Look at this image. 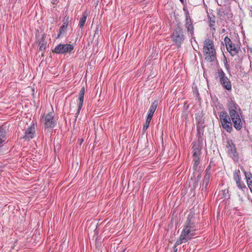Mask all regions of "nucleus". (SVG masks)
<instances>
[{
	"instance_id": "obj_1",
	"label": "nucleus",
	"mask_w": 252,
	"mask_h": 252,
	"mask_svg": "<svg viewBox=\"0 0 252 252\" xmlns=\"http://www.w3.org/2000/svg\"><path fill=\"white\" fill-rule=\"evenodd\" d=\"M195 226V218L193 214L189 213L184 224L183 230L179 239L175 243V248L183 243L188 242L193 238L195 234L194 232L196 230Z\"/></svg>"
},
{
	"instance_id": "obj_2",
	"label": "nucleus",
	"mask_w": 252,
	"mask_h": 252,
	"mask_svg": "<svg viewBox=\"0 0 252 252\" xmlns=\"http://www.w3.org/2000/svg\"><path fill=\"white\" fill-rule=\"evenodd\" d=\"M198 136V138L197 141H194L191 144L193 153V169L194 171L197 170L198 166L200 163V156L201 154V150L202 148V139L201 138L202 136Z\"/></svg>"
},
{
	"instance_id": "obj_3",
	"label": "nucleus",
	"mask_w": 252,
	"mask_h": 252,
	"mask_svg": "<svg viewBox=\"0 0 252 252\" xmlns=\"http://www.w3.org/2000/svg\"><path fill=\"white\" fill-rule=\"evenodd\" d=\"M171 38L173 44L175 45L178 48L181 47L182 44L185 41L186 36L184 35V32L180 23L177 24L172 33Z\"/></svg>"
},
{
	"instance_id": "obj_4",
	"label": "nucleus",
	"mask_w": 252,
	"mask_h": 252,
	"mask_svg": "<svg viewBox=\"0 0 252 252\" xmlns=\"http://www.w3.org/2000/svg\"><path fill=\"white\" fill-rule=\"evenodd\" d=\"M216 79H219L221 86L225 90L231 91L232 84L229 79L226 76L225 73L221 68H218L215 76Z\"/></svg>"
},
{
	"instance_id": "obj_5",
	"label": "nucleus",
	"mask_w": 252,
	"mask_h": 252,
	"mask_svg": "<svg viewBox=\"0 0 252 252\" xmlns=\"http://www.w3.org/2000/svg\"><path fill=\"white\" fill-rule=\"evenodd\" d=\"M204 114L202 112L195 114V120L196 122V127L197 135L202 136L204 133Z\"/></svg>"
},
{
	"instance_id": "obj_6",
	"label": "nucleus",
	"mask_w": 252,
	"mask_h": 252,
	"mask_svg": "<svg viewBox=\"0 0 252 252\" xmlns=\"http://www.w3.org/2000/svg\"><path fill=\"white\" fill-rule=\"evenodd\" d=\"M226 148L227 149V153L229 156L234 161H237L239 159V155L232 140L228 139L227 140Z\"/></svg>"
},
{
	"instance_id": "obj_7",
	"label": "nucleus",
	"mask_w": 252,
	"mask_h": 252,
	"mask_svg": "<svg viewBox=\"0 0 252 252\" xmlns=\"http://www.w3.org/2000/svg\"><path fill=\"white\" fill-rule=\"evenodd\" d=\"M35 135V126L34 124L29 126L24 131L23 134L21 136V139H23L29 141L32 139Z\"/></svg>"
},
{
	"instance_id": "obj_8",
	"label": "nucleus",
	"mask_w": 252,
	"mask_h": 252,
	"mask_svg": "<svg viewBox=\"0 0 252 252\" xmlns=\"http://www.w3.org/2000/svg\"><path fill=\"white\" fill-rule=\"evenodd\" d=\"M74 49L73 45L70 44H60L57 46L54 52L57 54H64L70 53Z\"/></svg>"
},
{
	"instance_id": "obj_9",
	"label": "nucleus",
	"mask_w": 252,
	"mask_h": 252,
	"mask_svg": "<svg viewBox=\"0 0 252 252\" xmlns=\"http://www.w3.org/2000/svg\"><path fill=\"white\" fill-rule=\"evenodd\" d=\"M218 14L220 18L229 19L233 17V14L231 12L230 7H225L220 9L218 11Z\"/></svg>"
},
{
	"instance_id": "obj_10",
	"label": "nucleus",
	"mask_w": 252,
	"mask_h": 252,
	"mask_svg": "<svg viewBox=\"0 0 252 252\" xmlns=\"http://www.w3.org/2000/svg\"><path fill=\"white\" fill-rule=\"evenodd\" d=\"M205 59L209 63L214 62L217 61V55L216 49L210 51H203Z\"/></svg>"
},
{
	"instance_id": "obj_11",
	"label": "nucleus",
	"mask_w": 252,
	"mask_h": 252,
	"mask_svg": "<svg viewBox=\"0 0 252 252\" xmlns=\"http://www.w3.org/2000/svg\"><path fill=\"white\" fill-rule=\"evenodd\" d=\"M85 94V87H83L81 90L80 91V92L79 93V103L78 104V109L77 110L76 113H75V121H76L77 120V118L78 117V115L80 113V110L82 107V106L83 105L84 102V96Z\"/></svg>"
},
{
	"instance_id": "obj_12",
	"label": "nucleus",
	"mask_w": 252,
	"mask_h": 252,
	"mask_svg": "<svg viewBox=\"0 0 252 252\" xmlns=\"http://www.w3.org/2000/svg\"><path fill=\"white\" fill-rule=\"evenodd\" d=\"M238 42L239 44L233 43L229 47H227V48L226 49L227 51L232 56L237 55L240 51L241 43L239 41Z\"/></svg>"
},
{
	"instance_id": "obj_13",
	"label": "nucleus",
	"mask_w": 252,
	"mask_h": 252,
	"mask_svg": "<svg viewBox=\"0 0 252 252\" xmlns=\"http://www.w3.org/2000/svg\"><path fill=\"white\" fill-rule=\"evenodd\" d=\"M215 45L212 40L207 38L203 42V51H210V50L215 49Z\"/></svg>"
},
{
	"instance_id": "obj_14",
	"label": "nucleus",
	"mask_w": 252,
	"mask_h": 252,
	"mask_svg": "<svg viewBox=\"0 0 252 252\" xmlns=\"http://www.w3.org/2000/svg\"><path fill=\"white\" fill-rule=\"evenodd\" d=\"M240 168L245 174L248 186L252 193V174L250 172H247L243 166H241Z\"/></svg>"
},
{
	"instance_id": "obj_15",
	"label": "nucleus",
	"mask_w": 252,
	"mask_h": 252,
	"mask_svg": "<svg viewBox=\"0 0 252 252\" xmlns=\"http://www.w3.org/2000/svg\"><path fill=\"white\" fill-rule=\"evenodd\" d=\"M158 106L157 100H155L150 106L146 119L151 121Z\"/></svg>"
},
{
	"instance_id": "obj_16",
	"label": "nucleus",
	"mask_w": 252,
	"mask_h": 252,
	"mask_svg": "<svg viewBox=\"0 0 252 252\" xmlns=\"http://www.w3.org/2000/svg\"><path fill=\"white\" fill-rule=\"evenodd\" d=\"M227 107L229 112L231 111L240 110L239 105L231 98H230L228 100Z\"/></svg>"
},
{
	"instance_id": "obj_17",
	"label": "nucleus",
	"mask_w": 252,
	"mask_h": 252,
	"mask_svg": "<svg viewBox=\"0 0 252 252\" xmlns=\"http://www.w3.org/2000/svg\"><path fill=\"white\" fill-rule=\"evenodd\" d=\"M185 26L187 29V31L188 33L190 35V41H192V40H193L196 42L195 37L194 36V28L193 24H185Z\"/></svg>"
},
{
	"instance_id": "obj_18",
	"label": "nucleus",
	"mask_w": 252,
	"mask_h": 252,
	"mask_svg": "<svg viewBox=\"0 0 252 252\" xmlns=\"http://www.w3.org/2000/svg\"><path fill=\"white\" fill-rule=\"evenodd\" d=\"M57 116L53 113H48V127H54L56 125Z\"/></svg>"
},
{
	"instance_id": "obj_19",
	"label": "nucleus",
	"mask_w": 252,
	"mask_h": 252,
	"mask_svg": "<svg viewBox=\"0 0 252 252\" xmlns=\"http://www.w3.org/2000/svg\"><path fill=\"white\" fill-rule=\"evenodd\" d=\"M6 139L5 130L2 126H0V148L3 145L2 143L5 141Z\"/></svg>"
},
{
	"instance_id": "obj_20",
	"label": "nucleus",
	"mask_w": 252,
	"mask_h": 252,
	"mask_svg": "<svg viewBox=\"0 0 252 252\" xmlns=\"http://www.w3.org/2000/svg\"><path fill=\"white\" fill-rule=\"evenodd\" d=\"M221 124L222 128L227 132L230 133L232 131V123L230 122V120L227 121V122L221 123Z\"/></svg>"
},
{
	"instance_id": "obj_21",
	"label": "nucleus",
	"mask_w": 252,
	"mask_h": 252,
	"mask_svg": "<svg viewBox=\"0 0 252 252\" xmlns=\"http://www.w3.org/2000/svg\"><path fill=\"white\" fill-rule=\"evenodd\" d=\"M234 128L237 130H240L243 127V123L241 118L232 121Z\"/></svg>"
},
{
	"instance_id": "obj_22",
	"label": "nucleus",
	"mask_w": 252,
	"mask_h": 252,
	"mask_svg": "<svg viewBox=\"0 0 252 252\" xmlns=\"http://www.w3.org/2000/svg\"><path fill=\"white\" fill-rule=\"evenodd\" d=\"M211 175L208 174L205 175L204 179L202 183V190H206L207 189L208 185L209 184Z\"/></svg>"
},
{
	"instance_id": "obj_23",
	"label": "nucleus",
	"mask_w": 252,
	"mask_h": 252,
	"mask_svg": "<svg viewBox=\"0 0 252 252\" xmlns=\"http://www.w3.org/2000/svg\"><path fill=\"white\" fill-rule=\"evenodd\" d=\"M220 118L221 123L225 122H227V121L230 120L229 115L225 111H222L220 113Z\"/></svg>"
},
{
	"instance_id": "obj_24",
	"label": "nucleus",
	"mask_w": 252,
	"mask_h": 252,
	"mask_svg": "<svg viewBox=\"0 0 252 252\" xmlns=\"http://www.w3.org/2000/svg\"><path fill=\"white\" fill-rule=\"evenodd\" d=\"M208 17L209 21V27L211 29L215 30L214 27L215 26V16L211 13H208Z\"/></svg>"
},
{
	"instance_id": "obj_25",
	"label": "nucleus",
	"mask_w": 252,
	"mask_h": 252,
	"mask_svg": "<svg viewBox=\"0 0 252 252\" xmlns=\"http://www.w3.org/2000/svg\"><path fill=\"white\" fill-rule=\"evenodd\" d=\"M229 115L230 122H231L232 120H237L240 118L237 111H231L229 112Z\"/></svg>"
},
{
	"instance_id": "obj_26",
	"label": "nucleus",
	"mask_w": 252,
	"mask_h": 252,
	"mask_svg": "<svg viewBox=\"0 0 252 252\" xmlns=\"http://www.w3.org/2000/svg\"><path fill=\"white\" fill-rule=\"evenodd\" d=\"M87 16L88 13L86 12H84L83 13L82 17L81 18L79 23V26L80 28H83L84 27L85 22L86 21Z\"/></svg>"
},
{
	"instance_id": "obj_27",
	"label": "nucleus",
	"mask_w": 252,
	"mask_h": 252,
	"mask_svg": "<svg viewBox=\"0 0 252 252\" xmlns=\"http://www.w3.org/2000/svg\"><path fill=\"white\" fill-rule=\"evenodd\" d=\"M40 121L44 126L45 129H46V128H47V114H45V113H44L42 115H41Z\"/></svg>"
},
{
	"instance_id": "obj_28",
	"label": "nucleus",
	"mask_w": 252,
	"mask_h": 252,
	"mask_svg": "<svg viewBox=\"0 0 252 252\" xmlns=\"http://www.w3.org/2000/svg\"><path fill=\"white\" fill-rule=\"evenodd\" d=\"M234 180L236 182L240 181L241 180V175H240V171L239 169H236L235 170L233 175Z\"/></svg>"
},
{
	"instance_id": "obj_29",
	"label": "nucleus",
	"mask_w": 252,
	"mask_h": 252,
	"mask_svg": "<svg viewBox=\"0 0 252 252\" xmlns=\"http://www.w3.org/2000/svg\"><path fill=\"white\" fill-rule=\"evenodd\" d=\"M67 27V26H65V25H62L60 27L59 29V32L57 35V38H60L62 34L65 32Z\"/></svg>"
},
{
	"instance_id": "obj_30",
	"label": "nucleus",
	"mask_w": 252,
	"mask_h": 252,
	"mask_svg": "<svg viewBox=\"0 0 252 252\" xmlns=\"http://www.w3.org/2000/svg\"><path fill=\"white\" fill-rule=\"evenodd\" d=\"M201 178V175H198L196 178H195L192 183V188L195 189L198 185Z\"/></svg>"
},
{
	"instance_id": "obj_31",
	"label": "nucleus",
	"mask_w": 252,
	"mask_h": 252,
	"mask_svg": "<svg viewBox=\"0 0 252 252\" xmlns=\"http://www.w3.org/2000/svg\"><path fill=\"white\" fill-rule=\"evenodd\" d=\"M224 43L225 44L226 49L227 47H229L231 44H232L234 42L230 39L229 37L226 36L224 39Z\"/></svg>"
},
{
	"instance_id": "obj_32",
	"label": "nucleus",
	"mask_w": 252,
	"mask_h": 252,
	"mask_svg": "<svg viewBox=\"0 0 252 252\" xmlns=\"http://www.w3.org/2000/svg\"><path fill=\"white\" fill-rule=\"evenodd\" d=\"M213 158H212L210 160V163H209V165H208V166L206 168L205 172V175H207V174H208L209 175H211V171H210V170H211V167L212 166V163H213Z\"/></svg>"
},
{
	"instance_id": "obj_33",
	"label": "nucleus",
	"mask_w": 252,
	"mask_h": 252,
	"mask_svg": "<svg viewBox=\"0 0 252 252\" xmlns=\"http://www.w3.org/2000/svg\"><path fill=\"white\" fill-rule=\"evenodd\" d=\"M223 63H224V66L225 67V68H226L227 72L229 74H230V67H229V64H228L227 59L225 56H224Z\"/></svg>"
},
{
	"instance_id": "obj_34",
	"label": "nucleus",
	"mask_w": 252,
	"mask_h": 252,
	"mask_svg": "<svg viewBox=\"0 0 252 252\" xmlns=\"http://www.w3.org/2000/svg\"><path fill=\"white\" fill-rule=\"evenodd\" d=\"M69 16L66 15L65 16V17L63 18V25H65V26H68V23H69Z\"/></svg>"
},
{
	"instance_id": "obj_35",
	"label": "nucleus",
	"mask_w": 252,
	"mask_h": 252,
	"mask_svg": "<svg viewBox=\"0 0 252 252\" xmlns=\"http://www.w3.org/2000/svg\"><path fill=\"white\" fill-rule=\"evenodd\" d=\"M236 183L237 186L240 189H246V186H245L244 183H243L241 181H238V182H236Z\"/></svg>"
},
{
	"instance_id": "obj_36",
	"label": "nucleus",
	"mask_w": 252,
	"mask_h": 252,
	"mask_svg": "<svg viewBox=\"0 0 252 252\" xmlns=\"http://www.w3.org/2000/svg\"><path fill=\"white\" fill-rule=\"evenodd\" d=\"M193 24V20L190 17V15L186 17L185 24Z\"/></svg>"
},
{
	"instance_id": "obj_37",
	"label": "nucleus",
	"mask_w": 252,
	"mask_h": 252,
	"mask_svg": "<svg viewBox=\"0 0 252 252\" xmlns=\"http://www.w3.org/2000/svg\"><path fill=\"white\" fill-rule=\"evenodd\" d=\"M150 122H151V121L146 119V123L143 127V132L146 131V130L149 127Z\"/></svg>"
},
{
	"instance_id": "obj_38",
	"label": "nucleus",
	"mask_w": 252,
	"mask_h": 252,
	"mask_svg": "<svg viewBox=\"0 0 252 252\" xmlns=\"http://www.w3.org/2000/svg\"><path fill=\"white\" fill-rule=\"evenodd\" d=\"M228 189H224L221 191V193L220 195H221V198H225L227 196V194L228 193Z\"/></svg>"
},
{
	"instance_id": "obj_39",
	"label": "nucleus",
	"mask_w": 252,
	"mask_h": 252,
	"mask_svg": "<svg viewBox=\"0 0 252 252\" xmlns=\"http://www.w3.org/2000/svg\"><path fill=\"white\" fill-rule=\"evenodd\" d=\"M39 44H41L39 47V52H42L43 51L45 50L46 48V45L45 43H39Z\"/></svg>"
},
{
	"instance_id": "obj_40",
	"label": "nucleus",
	"mask_w": 252,
	"mask_h": 252,
	"mask_svg": "<svg viewBox=\"0 0 252 252\" xmlns=\"http://www.w3.org/2000/svg\"><path fill=\"white\" fill-rule=\"evenodd\" d=\"M183 10L185 12V17L188 16L189 15V12L188 10V8L187 6H184Z\"/></svg>"
},
{
	"instance_id": "obj_41",
	"label": "nucleus",
	"mask_w": 252,
	"mask_h": 252,
	"mask_svg": "<svg viewBox=\"0 0 252 252\" xmlns=\"http://www.w3.org/2000/svg\"><path fill=\"white\" fill-rule=\"evenodd\" d=\"M28 91H32V95H33L34 94V89L33 88H32V87H29L28 88Z\"/></svg>"
},
{
	"instance_id": "obj_42",
	"label": "nucleus",
	"mask_w": 252,
	"mask_h": 252,
	"mask_svg": "<svg viewBox=\"0 0 252 252\" xmlns=\"http://www.w3.org/2000/svg\"><path fill=\"white\" fill-rule=\"evenodd\" d=\"M46 64V62H44L43 60L41 61L39 64V67L43 66L44 65Z\"/></svg>"
},
{
	"instance_id": "obj_43",
	"label": "nucleus",
	"mask_w": 252,
	"mask_h": 252,
	"mask_svg": "<svg viewBox=\"0 0 252 252\" xmlns=\"http://www.w3.org/2000/svg\"><path fill=\"white\" fill-rule=\"evenodd\" d=\"M230 0H224V3H226V2H227L228 1H229Z\"/></svg>"
},
{
	"instance_id": "obj_44",
	"label": "nucleus",
	"mask_w": 252,
	"mask_h": 252,
	"mask_svg": "<svg viewBox=\"0 0 252 252\" xmlns=\"http://www.w3.org/2000/svg\"><path fill=\"white\" fill-rule=\"evenodd\" d=\"M176 247H174V251L173 252H177V249L176 248Z\"/></svg>"
},
{
	"instance_id": "obj_45",
	"label": "nucleus",
	"mask_w": 252,
	"mask_h": 252,
	"mask_svg": "<svg viewBox=\"0 0 252 252\" xmlns=\"http://www.w3.org/2000/svg\"><path fill=\"white\" fill-rule=\"evenodd\" d=\"M41 57H44V52H42L41 53Z\"/></svg>"
},
{
	"instance_id": "obj_46",
	"label": "nucleus",
	"mask_w": 252,
	"mask_h": 252,
	"mask_svg": "<svg viewBox=\"0 0 252 252\" xmlns=\"http://www.w3.org/2000/svg\"><path fill=\"white\" fill-rule=\"evenodd\" d=\"M184 108H186V109H187L188 108H189V106H186L185 107V105L184 106Z\"/></svg>"
},
{
	"instance_id": "obj_47",
	"label": "nucleus",
	"mask_w": 252,
	"mask_h": 252,
	"mask_svg": "<svg viewBox=\"0 0 252 252\" xmlns=\"http://www.w3.org/2000/svg\"><path fill=\"white\" fill-rule=\"evenodd\" d=\"M214 114L216 116H217L216 112L215 110L214 111Z\"/></svg>"
},
{
	"instance_id": "obj_48",
	"label": "nucleus",
	"mask_w": 252,
	"mask_h": 252,
	"mask_svg": "<svg viewBox=\"0 0 252 252\" xmlns=\"http://www.w3.org/2000/svg\"><path fill=\"white\" fill-rule=\"evenodd\" d=\"M212 166H215V164H214V162H213V163H212Z\"/></svg>"
},
{
	"instance_id": "obj_49",
	"label": "nucleus",
	"mask_w": 252,
	"mask_h": 252,
	"mask_svg": "<svg viewBox=\"0 0 252 252\" xmlns=\"http://www.w3.org/2000/svg\"><path fill=\"white\" fill-rule=\"evenodd\" d=\"M180 0V1H181L182 3H184V0Z\"/></svg>"
},
{
	"instance_id": "obj_50",
	"label": "nucleus",
	"mask_w": 252,
	"mask_h": 252,
	"mask_svg": "<svg viewBox=\"0 0 252 252\" xmlns=\"http://www.w3.org/2000/svg\"><path fill=\"white\" fill-rule=\"evenodd\" d=\"M126 251V249H124V250L123 251V252H125V251Z\"/></svg>"
},
{
	"instance_id": "obj_51",
	"label": "nucleus",
	"mask_w": 252,
	"mask_h": 252,
	"mask_svg": "<svg viewBox=\"0 0 252 252\" xmlns=\"http://www.w3.org/2000/svg\"><path fill=\"white\" fill-rule=\"evenodd\" d=\"M251 52L252 53V50H251Z\"/></svg>"
}]
</instances>
